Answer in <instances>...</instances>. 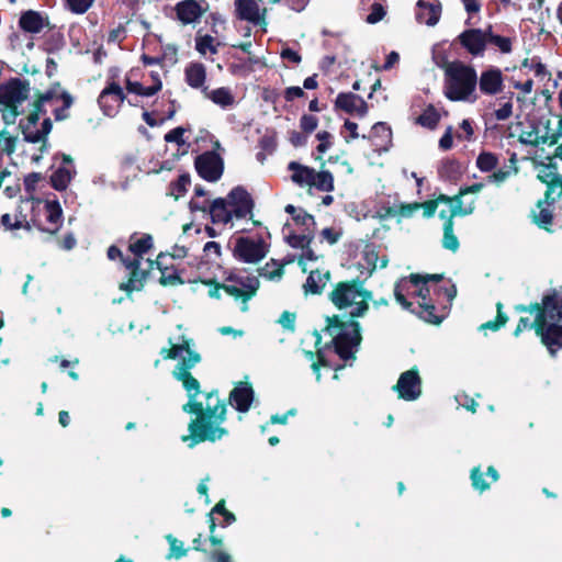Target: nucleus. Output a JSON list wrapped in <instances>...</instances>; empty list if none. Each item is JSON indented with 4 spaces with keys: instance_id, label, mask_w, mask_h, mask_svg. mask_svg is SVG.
<instances>
[{
    "instance_id": "nucleus-1",
    "label": "nucleus",
    "mask_w": 562,
    "mask_h": 562,
    "mask_svg": "<svg viewBox=\"0 0 562 562\" xmlns=\"http://www.w3.org/2000/svg\"><path fill=\"white\" fill-rule=\"evenodd\" d=\"M440 279V274L426 277L412 274L409 278L401 279L394 288L395 300L404 310L415 313L425 322L439 324L441 317L436 314V307L430 299V294L443 291L449 301L453 300L457 294L454 285L448 288L439 286L437 282Z\"/></svg>"
},
{
    "instance_id": "nucleus-2",
    "label": "nucleus",
    "mask_w": 562,
    "mask_h": 562,
    "mask_svg": "<svg viewBox=\"0 0 562 562\" xmlns=\"http://www.w3.org/2000/svg\"><path fill=\"white\" fill-rule=\"evenodd\" d=\"M183 411L196 415L189 424L190 434L182 437L183 441L189 442L190 448L202 441L220 440L227 435V430L222 426L225 422L226 406L216 392L191 396L183 405Z\"/></svg>"
},
{
    "instance_id": "nucleus-3",
    "label": "nucleus",
    "mask_w": 562,
    "mask_h": 562,
    "mask_svg": "<svg viewBox=\"0 0 562 562\" xmlns=\"http://www.w3.org/2000/svg\"><path fill=\"white\" fill-rule=\"evenodd\" d=\"M516 310L519 312H528L535 314V321L529 322L528 318L521 317L514 335L517 337L527 328H535L542 342L547 346L551 353L562 348V295L558 292H550L542 297L541 305H518Z\"/></svg>"
},
{
    "instance_id": "nucleus-4",
    "label": "nucleus",
    "mask_w": 562,
    "mask_h": 562,
    "mask_svg": "<svg viewBox=\"0 0 562 562\" xmlns=\"http://www.w3.org/2000/svg\"><path fill=\"white\" fill-rule=\"evenodd\" d=\"M178 334L169 337V348H162L160 353L165 359L178 360L172 374L182 383L191 400V396H198L201 393L199 381L190 373V370L201 361V356L194 349L193 339L182 331L181 325L178 326Z\"/></svg>"
},
{
    "instance_id": "nucleus-5",
    "label": "nucleus",
    "mask_w": 562,
    "mask_h": 562,
    "mask_svg": "<svg viewBox=\"0 0 562 562\" xmlns=\"http://www.w3.org/2000/svg\"><path fill=\"white\" fill-rule=\"evenodd\" d=\"M153 248V237L149 234L134 233L128 239V251L133 258L123 259L127 272V281L121 282L119 288L131 294L140 291L149 272L154 269V261L144 256Z\"/></svg>"
},
{
    "instance_id": "nucleus-6",
    "label": "nucleus",
    "mask_w": 562,
    "mask_h": 562,
    "mask_svg": "<svg viewBox=\"0 0 562 562\" xmlns=\"http://www.w3.org/2000/svg\"><path fill=\"white\" fill-rule=\"evenodd\" d=\"M476 71L463 63H450L445 69V94L451 101L474 102L477 98Z\"/></svg>"
},
{
    "instance_id": "nucleus-7",
    "label": "nucleus",
    "mask_w": 562,
    "mask_h": 562,
    "mask_svg": "<svg viewBox=\"0 0 562 562\" xmlns=\"http://www.w3.org/2000/svg\"><path fill=\"white\" fill-rule=\"evenodd\" d=\"M329 297L337 308L348 311L351 317H361L369 310L372 293L362 282L349 281L337 283Z\"/></svg>"
},
{
    "instance_id": "nucleus-8",
    "label": "nucleus",
    "mask_w": 562,
    "mask_h": 562,
    "mask_svg": "<svg viewBox=\"0 0 562 562\" xmlns=\"http://www.w3.org/2000/svg\"><path fill=\"white\" fill-rule=\"evenodd\" d=\"M325 333L331 337L336 353L345 360L353 357L361 342L360 326L353 319L342 322L338 316L328 318Z\"/></svg>"
},
{
    "instance_id": "nucleus-9",
    "label": "nucleus",
    "mask_w": 562,
    "mask_h": 562,
    "mask_svg": "<svg viewBox=\"0 0 562 562\" xmlns=\"http://www.w3.org/2000/svg\"><path fill=\"white\" fill-rule=\"evenodd\" d=\"M58 101V98L50 92L43 94L38 99L34 104V111L27 115L26 123L23 125V133L26 140L37 143L49 133L52 124L48 117L43 119L41 127H37V123L41 119V114L45 112L43 106L46 103L56 104Z\"/></svg>"
},
{
    "instance_id": "nucleus-10",
    "label": "nucleus",
    "mask_w": 562,
    "mask_h": 562,
    "mask_svg": "<svg viewBox=\"0 0 562 562\" xmlns=\"http://www.w3.org/2000/svg\"><path fill=\"white\" fill-rule=\"evenodd\" d=\"M286 228L290 231L286 236L289 245L294 248H304L313 239L315 221L303 209H299L296 215L292 217V223L286 224Z\"/></svg>"
},
{
    "instance_id": "nucleus-11",
    "label": "nucleus",
    "mask_w": 562,
    "mask_h": 562,
    "mask_svg": "<svg viewBox=\"0 0 562 562\" xmlns=\"http://www.w3.org/2000/svg\"><path fill=\"white\" fill-rule=\"evenodd\" d=\"M222 288L227 294L235 299H240V310L246 312L248 311L247 302L256 294L259 288V279L256 276L238 273L229 277Z\"/></svg>"
},
{
    "instance_id": "nucleus-12",
    "label": "nucleus",
    "mask_w": 562,
    "mask_h": 562,
    "mask_svg": "<svg viewBox=\"0 0 562 562\" xmlns=\"http://www.w3.org/2000/svg\"><path fill=\"white\" fill-rule=\"evenodd\" d=\"M269 251V245L261 237H238L234 245V256L246 263H257Z\"/></svg>"
},
{
    "instance_id": "nucleus-13",
    "label": "nucleus",
    "mask_w": 562,
    "mask_h": 562,
    "mask_svg": "<svg viewBox=\"0 0 562 562\" xmlns=\"http://www.w3.org/2000/svg\"><path fill=\"white\" fill-rule=\"evenodd\" d=\"M234 7L235 14L239 20L258 25L266 32L268 10L262 0H235Z\"/></svg>"
},
{
    "instance_id": "nucleus-14",
    "label": "nucleus",
    "mask_w": 562,
    "mask_h": 562,
    "mask_svg": "<svg viewBox=\"0 0 562 562\" xmlns=\"http://www.w3.org/2000/svg\"><path fill=\"white\" fill-rule=\"evenodd\" d=\"M195 169L200 177L210 182L217 181L224 170V161L216 151H206L195 159Z\"/></svg>"
},
{
    "instance_id": "nucleus-15",
    "label": "nucleus",
    "mask_w": 562,
    "mask_h": 562,
    "mask_svg": "<svg viewBox=\"0 0 562 562\" xmlns=\"http://www.w3.org/2000/svg\"><path fill=\"white\" fill-rule=\"evenodd\" d=\"M404 401H416L422 395V379L416 369L403 372L393 387Z\"/></svg>"
},
{
    "instance_id": "nucleus-16",
    "label": "nucleus",
    "mask_w": 562,
    "mask_h": 562,
    "mask_svg": "<svg viewBox=\"0 0 562 562\" xmlns=\"http://www.w3.org/2000/svg\"><path fill=\"white\" fill-rule=\"evenodd\" d=\"M235 218L252 216L254 201L250 194L241 187L234 188L225 199Z\"/></svg>"
},
{
    "instance_id": "nucleus-17",
    "label": "nucleus",
    "mask_w": 562,
    "mask_h": 562,
    "mask_svg": "<svg viewBox=\"0 0 562 562\" xmlns=\"http://www.w3.org/2000/svg\"><path fill=\"white\" fill-rule=\"evenodd\" d=\"M29 87L21 80H11L0 87V105L19 108L27 98Z\"/></svg>"
},
{
    "instance_id": "nucleus-18",
    "label": "nucleus",
    "mask_w": 562,
    "mask_h": 562,
    "mask_svg": "<svg viewBox=\"0 0 562 562\" xmlns=\"http://www.w3.org/2000/svg\"><path fill=\"white\" fill-rule=\"evenodd\" d=\"M124 101V94L122 88L115 83H109L100 93L98 103L102 112L108 116H114L122 102Z\"/></svg>"
},
{
    "instance_id": "nucleus-19",
    "label": "nucleus",
    "mask_w": 562,
    "mask_h": 562,
    "mask_svg": "<svg viewBox=\"0 0 562 562\" xmlns=\"http://www.w3.org/2000/svg\"><path fill=\"white\" fill-rule=\"evenodd\" d=\"M488 29H470L462 32L458 40L460 44L473 56H480L484 53L487 43Z\"/></svg>"
},
{
    "instance_id": "nucleus-20",
    "label": "nucleus",
    "mask_w": 562,
    "mask_h": 562,
    "mask_svg": "<svg viewBox=\"0 0 562 562\" xmlns=\"http://www.w3.org/2000/svg\"><path fill=\"white\" fill-rule=\"evenodd\" d=\"M335 106L358 117H364L369 110V105L363 98L352 92L339 93Z\"/></svg>"
},
{
    "instance_id": "nucleus-21",
    "label": "nucleus",
    "mask_w": 562,
    "mask_h": 562,
    "mask_svg": "<svg viewBox=\"0 0 562 562\" xmlns=\"http://www.w3.org/2000/svg\"><path fill=\"white\" fill-rule=\"evenodd\" d=\"M415 16L418 23L435 26L441 16V3L438 0H418Z\"/></svg>"
},
{
    "instance_id": "nucleus-22",
    "label": "nucleus",
    "mask_w": 562,
    "mask_h": 562,
    "mask_svg": "<svg viewBox=\"0 0 562 562\" xmlns=\"http://www.w3.org/2000/svg\"><path fill=\"white\" fill-rule=\"evenodd\" d=\"M436 209L439 206V204H446L448 206V211H439V216L443 218L445 221L451 220L454 216H464L469 215L473 212L474 205L473 203H470L467 206H462V201L460 198V194L454 198H449L446 195L438 196L435 201Z\"/></svg>"
},
{
    "instance_id": "nucleus-23",
    "label": "nucleus",
    "mask_w": 562,
    "mask_h": 562,
    "mask_svg": "<svg viewBox=\"0 0 562 562\" xmlns=\"http://www.w3.org/2000/svg\"><path fill=\"white\" fill-rule=\"evenodd\" d=\"M361 273L371 276V273L379 267L385 268L387 265V258L385 256H379L373 245H366L361 251L360 259L358 261Z\"/></svg>"
},
{
    "instance_id": "nucleus-24",
    "label": "nucleus",
    "mask_w": 562,
    "mask_h": 562,
    "mask_svg": "<svg viewBox=\"0 0 562 562\" xmlns=\"http://www.w3.org/2000/svg\"><path fill=\"white\" fill-rule=\"evenodd\" d=\"M252 401L254 390L248 382H239L229 394L231 405L240 413L248 412Z\"/></svg>"
},
{
    "instance_id": "nucleus-25",
    "label": "nucleus",
    "mask_w": 562,
    "mask_h": 562,
    "mask_svg": "<svg viewBox=\"0 0 562 562\" xmlns=\"http://www.w3.org/2000/svg\"><path fill=\"white\" fill-rule=\"evenodd\" d=\"M537 177L540 181L548 186L547 189V199H550L551 195H554L555 190L560 189L562 192V176L558 173V168L553 164H542L538 167Z\"/></svg>"
},
{
    "instance_id": "nucleus-26",
    "label": "nucleus",
    "mask_w": 562,
    "mask_h": 562,
    "mask_svg": "<svg viewBox=\"0 0 562 562\" xmlns=\"http://www.w3.org/2000/svg\"><path fill=\"white\" fill-rule=\"evenodd\" d=\"M45 218L43 229L48 233H56L63 223V210L57 200H46L43 206Z\"/></svg>"
},
{
    "instance_id": "nucleus-27",
    "label": "nucleus",
    "mask_w": 562,
    "mask_h": 562,
    "mask_svg": "<svg viewBox=\"0 0 562 562\" xmlns=\"http://www.w3.org/2000/svg\"><path fill=\"white\" fill-rule=\"evenodd\" d=\"M362 138H368L376 151H386L391 146L392 132L391 128L383 122L375 123L369 136L362 135Z\"/></svg>"
},
{
    "instance_id": "nucleus-28",
    "label": "nucleus",
    "mask_w": 562,
    "mask_h": 562,
    "mask_svg": "<svg viewBox=\"0 0 562 562\" xmlns=\"http://www.w3.org/2000/svg\"><path fill=\"white\" fill-rule=\"evenodd\" d=\"M482 93L493 95L503 89V74L498 68L483 71L477 80Z\"/></svg>"
},
{
    "instance_id": "nucleus-29",
    "label": "nucleus",
    "mask_w": 562,
    "mask_h": 562,
    "mask_svg": "<svg viewBox=\"0 0 562 562\" xmlns=\"http://www.w3.org/2000/svg\"><path fill=\"white\" fill-rule=\"evenodd\" d=\"M205 1L186 0L177 4V15L184 24L196 22L205 10Z\"/></svg>"
},
{
    "instance_id": "nucleus-30",
    "label": "nucleus",
    "mask_w": 562,
    "mask_h": 562,
    "mask_svg": "<svg viewBox=\"0 0 562 562\" xmlns=\"http://www.w3.org/2000/svg\"><path fill=\"white\" fill-rule=\"evenodd\" d=\"M75 173L76 169L72 159L67 155H63L61 165L53 172L50 177L53 187L57 190H65L70 183Z\"/></svg>"
},
{
    "instance_id": "nucleus-31",
    "label": "nucleus",
    "mask_w": 562,
    "mask_h": 562,
    "mask_svg": "<svg viewBox=\"0 0 562 562\" xmlns=\"http://www.w3.org/2000/svg\"><path fill=\"white\" fill-rule=\"evenodd\" d=\"M154 267L160 270V283L164 285H176L178 283H182L178 270L173 267L172 263L169 262V258L167 255L160 254L156 261H154Z\"/></svg>"
},
{
    "instance_id": "nucleus-32",
    "label": "nucleus",
    "mask_w": 562,
    "mask_h": 562,
    "mask_svg": "<svg viewBox=\"0 0 562 562\" xmlns=\"http://www.w3.org/2000/svg\"><path fill=\"white\" fill-rule=\"evenodd\" d=\"M204 97L223 110L232 109L236 104L235 95L231 88L220 87L213 90L204 88Z\"/></svg>"
},
{
    "instance_id": "nucleus-33",
    "label": "nucleus",
    "mask_w": 562,
    "mask_h": 562,
    "mask_svg": "<svg viewBox=\"0 0 562 562\" xmlns=\"http://www.w3.org/2000/svg\"><path fill=\"white\" fill-rule=\"evenodd\" d=\"M47 24L48 21L46 16L33 10L22 13L19 20V25L23 31L34 34L42 32Z\"/></svg>"
},
{
    "instance_id": "nucleus-34",
    "label": "nucleus",
    "mask_w": 562,
    "mask_h": 562,
    "mask_svg": "<svg viewBox=\"0 0 562 562\" xmlns=\"http://www.w3.org/2000/svg\"><path fill=\"white\" fill-rule=\"evenodd\" d=\"M150 77L153 79V85L149 87H144L138 81H133L131 79V77H127L126 78L127 91L131 93L138 94V95H144V97L154 95L156 92H158L161 89V81H160L158 72L151 71Z\"/></svg>"
},
{
    "instance_id": "nucleus-35",
    "label": "nucleus",
    "mask_w": 562,
    "mask_h": 562,
    "mask_svg": "<svg viewBox=\"0 0 562 562\" xmlns=\"http://www.w3.org/2000/svg\"><path fill=\"white\" fill-rule=\"evenodd\" d=\"M184 74L186 81L191 88L202 89V91L206 88V70L204 65L200 63H191L186 67Z\"/></svg>"
},
{
    "instance_id": "nucleus-36",
    "label": "nucleus",
    "mask_w": 562,
    "mask_h": 562,
    "mask_svg": "<svg viewBox=\"0 0 562 562\" xmlns=\"http://www.w3.org/2000/svg\"><path fill=\"white\" fill-rule=\"evenodd\" d=\"M555 198L551 195L550 199L544 198L543 201H539L536 211H533V222L541 228L549 229L548 226L552 223V210L551 204Z\"/></svg>"
},
{
    "instance_id": "nucleus-37",
    "label": "nucleus",
    "mask_w": 562,
    "mask_h": 562,
    "mask_svg": "<svg viewBox=\"0 0 562 562\" xmlns=\"http://www.w3.org/2000/svg\"><path fill=\"white\" fill-rule=\"evenodd\" d=\"M330 279L328 271L312 270L304 283L305 293L319 294Z\"/></svg>"
},
{
    "instance_id": "nucleus-38",
    "label": "nucleus",
    "mask_w": 562,
    "mask_h": 562,
    "mask_svg": "<svg viewBox=\"0 0 562 562\" xmlns=\"http://www.w3.org/2000/svg\"><path fill=\"white\" fill-rule=\"evenodd\" d=\"M214 224H228L234 218L225 199H216L209 207Z\"/></svg>"
},
{
    "instance_id": "nucleus-39",
    "label": "nucleus",
    "mask_w": 562,
    "mask_h": 562,
    "mask_svg": "<svg viewBox=\"0 0 562 562\" xmlns=\"http://www.w3.org/2000/svg\"><path fill=\"white\" fill-rule=\"evenodd\" d=\"M289 169L292 171L291 178L293 182L300 187H311L315 169L300 165L295 161L289 164Z\"/></svg>"
},
{
    "instance_id": "nucleus-40",
    "label": "nucleus",
    "mask_w": 562,
    "mask_h": 562,
    "mask_svg": "<svg viewBox=\"0 0 562 562\" xmlns=\"http://www.w3.org/2000/svg\"><path fill=\"white\" fill-rule=\"evenodd\" d=\"M419 209L424 210V216L425 217H430L436 212V203L430 201V202H425V203L400 204L397 206V211H396L395 214L401 216V217H411Z\"/></svg>"
},
{
    "instance_id": "nucleus-41",
    "label": "nucleus",
    "mask_w": 562,
    "mask_h": 562,
    "mask_svg": "<svg viewBox=\"0 0 562 562\" xmlns=\"http://www.w3.org/2000/svg\"><path fill=\"white\" fill-rule=\"evenodd\" d=\"M462 173V167L456 159H443L438 166V175L445 180H456Z\"/></svg>"
},
{
    "instance_id": "nucleus-42",
    "label": "nucleus",
    "mask_w": 562,
    "mask_h": 562,
    "mask_svg": "<svg viewBox=\"0 0 562 562\" xmlns=\"http://www.w3.org/2000/svg\"><path fill=\"white\" fill-rule=\"evenodd\" d=\"M220 43L211 35L198 36L195 38V49L204 57L215 55Z\"/></svg>"
},
{
    "instance_id": "nucleus-43",
    "label": "nucleus",
    "mask_w": 562,
    "mask_h": 562,
    "mask_svg": "<svg viewBox=\"0 0 562 562\" xmlns=\"http://www.w3.org/2000/svg\"><path fill=\"white\" fill-rule=\"evenodd\" d=\"M313 182L311 187L325 192H329L334 189V178L329 171H314Z\"/></svg>"
},
{
    "instance_id": "nucleus-44",
    "label": "nucleus",
    "mask_w": 562,
    "mask_h": 562,
    "mask_svg": "<svg viewBox=\"0 0 562 562\" xmlns=\"http://www.w3.org/2000/svg\"><path fill=\"white\" fill-rule=\"evenodd\" d=\"M522 67L531 70L536 77L541 80H550L551 74L548 71L544 64H542L537 57H532L529 59H525L522 61Z\"/></svg>"
},
{
    "instance_id": "nucleus-45",
    "label": "nucleus",
    "mask_w": 562,
    "mask_h": 562,
    "mask_svg": "<svg viewBox=\"0 0 562 562\" xmlns=\"http://www.w3.org/2000/svg\"><path fill=\"white\" fill-rule=\"evenodd\" d=\"M442 246L451 251H457L459 248V240L453 233V222L451 220H447L443 223Z\"/></svg>"
},
{
    "instance_id": "nucleus-46",
    "label": "nucleus",
    "mask_w": 562,
    "mask_h": 562,
    "mask_svg": "<svg viewBox=\"0 0 562 562\" xmlns=\"http://www.w3.org/2000/svg\"><path fill=\"white\" fill-rule=\"evenodd\" d=\"M498 166V158L490 151H482L476 158V167L482 172H491Z\"/></svg>"
},
{
    "instance_id": "nucleus-47",
    "label": "nucleus",
    "mask_w": 562,
    "mask_h": 562,
    "mask_svg": "<svg viewBox=\"0 0 562 562\" xmlns=\"http://www.w3.org/2000/svg\"><path fill=\"white\" fill-rule=\"evenodd\" d=\"M259 274L271 281L280 280L283 276V267L276 260H271L259 270Z\"/></svg>"
},
{
    "instance_id": "nucleus-48",
    "label": "nucleus",
    "mask_w": 562,
    "mask_h": 562,
    "mask_svg": "<svg viewBox=\"0 0 562 562\" xmlns=\"http://www.w3.org/2000/svg\"><path fill=\"white\" fill-rule=\"evenodd\" d=\"M303 355L307 361L312 362L311 366H312L314 373L316 374V380L319 381L321 380L319 366H327L326 360H325L324 350L322 348L317 349V353H316L317 361L315 360V355L312 351H303Z\"/></svg>"
},
{
    "instance_id": "nucleus-49",
    "label": "nucleus",
    "mask_w": 562,
    "mask_h": 562,
    "mask_svg": "<svg viewBox=\"0 0 562 562\" xmlns=\"http://www.w3.org/2000/svg\"><path fill=\"white\" fill-rule=\"evenodd\" d=\"M487 42L495 45L504 54L512 52V40L509 37L493 34L491 27H488Z\"/></svg>"
},
{
    "instance_id": "nucleus-50",
    "label": "nucleus",
    "mask_w": 562,
    "mask_h": 562,
    "mask_svg": "<svg viewBox=\"0 0 562 562\" xmlns=\"http://www.w3.org/2000/svg\"><path fill=\"white\" fill-rule=\"evenodd\" d=\"M166 539L170 546V551L167 555L168 559H180L187 554V549L183 547L182 541L178 540L171 535H168Z\"/></svg>"
},
{
    "instance_id": "nucleus-51",
    "label": "nucleus",
    "mask_w": 562,
    "mask_h": 562,
    "mask_svg": "<svg viewBox=\"0 0 562 562\" xmlns=\"http://www.w3.org/2000/svg\"><path fill=\"white\" fill-rule=\"evenodd\" d=\"M94 0H66V8L75 14L86 13L93 4Z\"/></svg>"
},
{
    "instance_id": "nucleus-52",
    "label": "nucleus",
    "mask_w": 562,
    "mask_h": 562,
    "mask_svg": "<svg viewBox=\"0 0 562 562\" xmlns=\"http://www.w3.org/2000/svg\"><path fill=\"white\" fill-rule=\"evenodd\" d=\"M497 317L496 321H490L480 326L481 330L491 329V330H497L502 326H504L507 323V316L502 312L503 304L497 303Z\"/></svg>"
},
{
    "instance_id": "nucleus-53",
    "label": "nucleus",
    "mask_w": 562,
    "mask_h": 562,
    "mask_svg": "<svg viewBox=\"0 0 562 562\" xmlns=\"http://www.w3.org/2000/svg\"><path fill=\"white\" fill-rule=\"evenodd\" d=\"M517 172V168H513V169H497L496 171H494L493 173H491L490 176H487L486 178V181L488 183H494V184H502L504 183L510 175H514Z\"/></svg>"
},
{
    "instance_id": "nucleus-54",
    "label": "nucleus",
    "mask_w": 562,
    "mask_h": 562,
    "mask_svg": "<svg viewBox=\"0 0 562 562\" xmlns=\"http://www.w3.org/2000/svg\"><path fill=\"white\" fill-rule=\"evenodd\" d=\"M190 184V177L188 175H181L176 182L170 186L171 194L176 198L181 196L187 191V187Z\"/></svg>"
},
{
    "instance_id": "nucleus-55",
    "label": "nucleus",
    "mask_w": 562,
    "mask_h": 562,
    "mask_svg": "<svg viewBox=\"0 0 562 562\" xmlns=\"http://www.w3.org/2000/svg\"><path fill=\"white\" fill-rule=\"evenodd\" d=\"M251 70L250 61H233L228 65V71L234 76L246 77Z\"/></svg>"
},
{
    "instance_id": "nucleus-56",
    "label": "nucleus",
    "mask_w": 562,
    "mask_h": 562,
    "mask_svg": "<svg viewBox=\"0 0 562 562\" xmlns=\"http://www.w3.org/2000/svg\"><path fill=\"white\" fill-rule=\"evenodd\" d=\"M482 476H483V473L480 468L472 469V471H471L472 485L475 490H477L480 492H484L490 488V483H486Z\"/></svg>"
},
{
    "instance_id": "nucleus-57",
    "label": "nucleus",
    "mask_w": 562,
    "mask_h": 562,
    "mask_svg": "<svg viewBox=\"0 0 562 562\" xmlns=\"http://www.w3.org/2000/svg\"><path fill=\"white\" fill-rule=\"evenodd\" d=\"M439 116L434 110L425 111L419 117L418 123L428 128H435L438 124Z\"/></svg>"
},
{
    "instance_id": "nucleus-58",
    "label": "nucleus",
    "mask_w": 562,
    "mask_h": 562,
    "mask_svg": "<svg viewBox=\"0 0 562 562\" xmlns=\"http://www.w3.org/2000/svg\"><path fill=\"white\" fill-rule=\"evenodd\" d=\"M341 135L344 136V138L347 143L351 142L352 139L358 138L359 137L358 124L350 120H346L344 127L341 130Z\"/></svg>"
},
{
    "instance_id": "nucleus-59",
    "label": "nucleus",
    "mask_w": 562,
    "mask_h": 562,
    "mask_svg": "<svg viewBox=\"0 0 562 562\" xmlns=\"http://www.w3.org/2000/svg\"><path fill=\"white\" fill-rule=\"evenodd\" d=\"M184 132L186 130L183 127H176L165 135V140L167 143H176L179 146H183L186 145V140L183 138Z\"/></svg>"
},
{
    "instance_id": "nucleus-60",
    "label": "nucleus",
    "mask_w": 562,
    "mask_h": 562,
    "mask_svg": "<svg viewBox=\"0 0 562 562\" xmlns=\"http://www.w3.org/2000/svg\"><path fill=\"white\" fill-rule=\"evenodd\" d=\"M126 37V30L123 25H117L110 30L108 35V43L120 44Z\"/></svg>"
},
{
    "instance_id": "nucleus-61",
    "label": "nucleus",
    "mask_w": 562,
    "mask_h": 562,
    "mask_svg": "<svg viewBox=\"0 0 562 562\" xmlns=\"http://www.w3.org/2000/svg\"><path fill=\"white\" fill-rule=\"evenodd\" d=\"M15 142H16V138L7 135V132L2 131L0 133V147L7 154L10 155V154H12L14 151V149H15Z\"/></svg>"
},
{
    "instance_id": "nucleus-62",
    "label": "nucleus",
    "mask_w": 562,
    "mask_h": 562,
    "mask_svg": "<svg viewBox=\"0 0 562 562\" xmlns=\"http://www.w3.org/2000/svg\"><path fill=\"white\" fill-rule=\"evenodd\" d=\"M519 139L521 143L527 145L537 146L540 143L544 142L543 136H539L538 133L530 131V132H522L519 136Z\"/></svg>"
},
{
    "instance_id": "nucleus-63",
    "label": "nucleus",
    "mask_w": 562,
    "mask_h": 562,
    "mask_svg": "<svg viewBox=\"0 0 562 562\" xmlns=\"http://www.w3.org/2000/svg\"><path fill=\"white\" fill-rule=\"evenodd\" d=\"M319 144L317 146V151L321 154L326 153L331 146V135L328 132H319L316 135Z\"/></svg>"
},
{
    "instance_id": "nucleus-64",
    "label": "nucleus",
    "mask_w": 562,
    "mask_h": 562,
    "mask_svg": "<svg viewBox=\"0 0 562 562\" xmlns=\"http://www.w3.org/2000/svg\"><path fill=\"white\" fill-rule=\"evenodd\" d=\"M318 120L314 115L305 114L301 117V128L306 133H312L317 127Z\"/></svg>"
}]
</instances>
